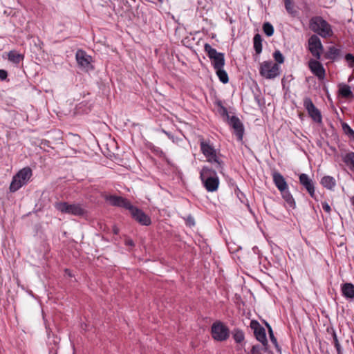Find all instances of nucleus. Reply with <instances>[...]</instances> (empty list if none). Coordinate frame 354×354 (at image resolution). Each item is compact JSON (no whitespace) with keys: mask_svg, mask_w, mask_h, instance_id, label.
I'll return each instance as SVG.
<instances>
[{"mask_svg":"<svg viewBox=\"0 0 354 354\" xmlns=\"http://www.w3.org/2000/svg\"><path fill=\"white\" fill-rule=\"evenodd\" d=\"M254 48L257 55L262 52V38L259 34H256L253 38Z\"/></svg>","mask_w":354,"mask_h":354,"instance_id":"nucleus-28","label":"nucleus"},{"mask_svg":"<svg viewBox=\"0 0 354 354\" xmlns=\"http://www.w3.org/2000/svg\"><path fill=\"white\" fill-rule=\"evenodd\" d=\"M339 93L342 97L345 98H353L354 95L351 90V88L347 84H339Z\"/></svg>","mask_w":354,"mask_h":354,"instance_id":"nucleus-23","label":"nucleus"},{"mask_svg":"<svg viewBox=\"0 0 354 354\" xmlns=\"http://www.w3.org/2000/svg\"><path fill=\"white\" fill-rule=\"evenodd\" d=\"M322 208L323 209L327 212L328 214H330V211H331V208H330V206L328 205V203L326 202H324L322 203Z\"/></svg>","mask_w":354,"mask_h":354,"instance_id":"nucleus-37","label":"nucleus"},{"mask_svg":"<svg viewBox=\"0 0 354 354\" xmlns=\"http://www.w3.org/2000/svg\"><path fill=\"white\" fill-rule=\"evenodd\" d=\"M300 184L306 189L312 198H315V184L306 174H301L299 177Z\"/></svg>","mask_w":354,"mask_h":354,"instance_id":"nucleus-16","label":"nucleus"},{"mask_svg":"<svg viewBox=\"0 0 354 354\" xmlns=\"http://www.w3.org/2000/svg\"><path fill=\"white\" fill-rule=\"evenodd\" d=\"M262 350H263V346L261 347L260 345L256 344L252 347V348L250 350V353L251 354H261Z\"/></svg>","mask_w":354,"mask_h":354,"instance_id":"nucleus-36","label":"nucleus"},{"mask_svg":"<svg viewBox=\"0 0 354 354\" xmlns=\"http://www.w3.org/2000/svg\"><path fill=\"white\" fill-rule=\"evenodd\" d=\"M204 50L205 53L207 54L208 57L211 59L212 64L214 70L224 67V53L218 52L215 48H212L211 45H209V44H205Z\"/></svg>","mask_w":354,"mask_h":354,"instance_id":"nucleus-8","label":"nucleus"},{"mask_svg":"<svg viewBox=\"0 0 354 354\" xmlns=\"http://www.w3.org/2000/svg\"><path fill=\"white\" fill-rule=\"evenodd\" d=\"M216 171V169H213L207 166H203L200 171V178L207 192H214L218 188L219 178Z\"/></svg>","mask_w":354,"mask_h":354,"instance_id":"nucleus-3","label":"nucleus"},{"mask_svg":"<svg viewBox=\"0 0 354 354\" xmlns=\"http://www.w3.org/2000/svg\"><path fill=\"white\" fill-rule=\"evenodd\" d=\"M254 100L259 106H261L263 105V102L259 95H254Z\"/></svg>","mask_w":354,"mask_h":354,"instance_id":"nucleus-40","label":"nucleus"},{"mask_svg":"<svg viewBox=\"0 0 354 354\" xmlns=\"http://www.w3.org/2000/svg\"><path fill=\"white\" fill-rule=\"evenodd\" d=\"M200 148L202 153L207 158V161L214 165L215 169L221 174H223L224 162L221 160L222 155L217 153L210 140L200 139Z\"/></svg>","mask_w":354,"mask_h":354,"instance_id":"nucleus-2","label":"nucleus"},{"mask_svg":"<svg viewBox=\"0 0 354 354\" xmlns=\"http://www.w3.org/2000/svg\"><path fill=\"white\" fill-rule=\"evenodd\" d=\"M310 28L324 38L333 35L330 24L321 17H315L310 20Z\"/></svg>","mask_w":354,"mask_h":354,"instance_id":"nucleus-4","label":"nucleus"},{"mask_svg":"<svg viewBox=\"0 0 354 354\" xmlns=\"http://www.w3.org/2000/svg\"><path fill=\"white\" fill-rule=\"evenodd\" d=\"M308 49L317 59H320L324 46L320 39L316 35H313L308 40Z\"/></svg>","mask_w":354,"mask_h":354,"instance_id":"nucleus-11","label":"nucleus"},{"mask_svg":"<svg viewBox=\"0 0 354 354\" xmlns=\"http://www.w3.org/2000/svg\"><path fill=\"white\" fill-rule=\"evenodd\" d=\"M55 208L63 214H71L77 216H84L86 214V210L80 203L70 204L67 202H56Z\"/></svg>","mask_w":354,"mask_h":354,"instance_id":"nucleus-5","label":"nucleus"},{"mask_svg":"<svg viewBox=\"0 0 354 354\" xmlns=\"http://www.w3.org/2000/svg\"><path fill=\"white\" fill-rule=\"evenodd\" d=\"M8 77V72L6 70L0 69V80L3 81Z\"/></svg>","mask_w":354,"mask_h":354,"instance_id":"nucleus-39","label":"nucleus"},{"mask_svg":"<svg viewBox=\"0 0 354 354\" xmlns=\"http://www.w3.org/2000/svg\"><path fill=\"white\" fill-rule=\"evenodd\" d=\"M342 160L345 165L354 172V152H348L342 156Z\"/></svg>","mask_w":354,"mask_h":354,"instance_id":"nucleus-20","label":"nucleus"},{"mask_svg":"<svg viewBox=\"0 0 354 354\" xmlns=\"http://www.w3.org/2000/svg\"><path fill=\"white\" fill-rule=\"evenodd\" d=\"M214 104L218 107V112L219 114L224 118H226L228 121L232 116H230L227 109L223 105L222 101L220 100H216L214 102Z\"/></svg>","mask_w":354,"mask_h":354,"instance_id":"nucleus-26","label":"nucleus"},{"mask_svg":"<svg viewBox=\"0 0 354 354\" xmlns=\"http://www.w3.org/2000/svg\"><path fill=\"white\" fill-rule=\"evenodd\" d=\"M320 183L322 186L328 189H333L336 185L335 180L330 176H325L321 179Z\"/></svg>","mask_w":354,"mask_h":354,"instance_id":"nucleus-22","label":"nucleus"},{"mask_svg":"<svg viewBox=\"0 0 354 354\" xmlns=\"http://www.w3.org/2000/svg\"><path fill=\"white\" fill-rule=\"evenodd\" d=\"M259 73L266 79H274L279 75V66L272 60L264 61L260 64Z\"/></svg>","mask_w":354,"mask_h":354,"instance_id":"nucleus-7","label":"nucleus"},{"mask_svg":"<svg viewBox=\"0 0 354 354\" xmlns=\"http://www.w3.org/2000/svg\"><path fill=\"white\" fill-rule=\"evenodd\" d=\"M32 176V170L29 167L21 169L12 178L10 190L15 192L26 185Z\"/></svg>","mask_w":354,"mask_h":354,"instance_id":"nucleus-6","label":"nucleus"},{"mask_svg":"<svg viewBox=\"0 0 354 354\" xmlns=\"http://www.w3.org/2000/svg\"><path fill=\"white\" fill-rule=\"evenodd\" d=\"M114 233L118 234V230H114Z\"/></svg>","mask_w":354,"mask_h":354,"instance_id":"nucleus-44","label":"nucleus"},{"mask_svg":"<svg viewBox=\"0 0 354 354\" xmlns=\"http://www.w3.org/2000/svg\"><path fill=\"white\" fill-rule=\"evenodd\" d=\"M342 127L344 133L349 136L351 138H352L353 136H354V131L350 127V126L347 123L343 122Z\"/></svg>","mask_w":354,"mask_h":354,"instance_id":"nucleus-32","label":"nucleus"},{"mask_svg":"<svg viewBox=\"0 0 354 354\" xmlns=\"http://www.w3.org/2000/svg\"><path fill=\"white\" fill-rule=\"evenodd\" d=\"M186 223L189 226L194 225H195V221H194V218H193V216H191V215L187 216V217L186 218Z\"/></svg>","mask_w":354,"mask_h":354,"instance_id":"nucleus-38","label":"nucleus"},{"mask_svg":"<svg viewBox=\"0 0 354 354\" xmlns=\"http://www.w3.org/2000/svg\"><path fill=\"white\" fill-rule=\"evenodd\" d=\"M273 57L277 63L283 64L284 62V57L283 54L278 50L273 53Z\"/></svg>","mask_w":354,"mask_h":354,"instance_id":"nucleus-33","label":"nucleus"},{"mask_svg":"<svg viewBox=\"0 0 354 354\" xmlns=\"http://www.w3.org/2000/svg\"><path fill=\"white\" fill-rule=\"evenodd\" d=\"M340 52V49L337 48L335 46H330L326 53V58L331 60H335L339 56Z\"/></svg>","mask_w":354,"mask_h":354,"instance_id":"nucleus-27","label":"nucleus"},{"mask_svg":"<svg viewBox=\"0 0 354 354\" xmlns=\"http://www.w3.org/2000/svg\"><path fill=\"white\" fill-rule=\"evenodd\" d=\"M215 71L219 80L223 84H227L229 82L228 75L227 72L223 69V68H219L218 69H216Z\"/></svg>","mask_w":354,"mask_h":354,"instance_id":"nucleus-29","label":"nucleus"},{"mask_svg":"<svg viewBox=\"0 0 354 354\" xmlns=\"http://www.w3.org/2000/svg\"><path fill=\"white\" fill-rule=\"evenodd\" d=\"M351 201L353 205H354V195L351 197Z\"/></svg>","mask_w":354,"mask_h":354,"instance_id":"nucleus-43","label":"nucleus"},{"mask_svg":"<svg viewBox=\"0 0 354 354\" xmlns=\"http://www.w3.org/2000/svg\"><path fill=\"white\" fill-rule=\"evenodd\" d=\"M106 200L113 206L123 207L129 210L131 217L140 225L145 226L151 225L150 217L141 209L133 205L128 199L122 196L110 195L106 198Z\"/></svg>","mask_w":354,"mask_h":354,"instance_id":"nucleus-1","label":"nucleus"},{"mask_svg":"<svg viewBox=\"0 0 354 354\" xmlns=\"http://www.w3.org/2000/svg\"><path fill=\"white\" fill-rule=\"evenodd\" d=\"M327 332L328 333H330L333 337V344L337 350V354H342V347H341L340 343L339 342V339L337 338V336L335 329L333 328H328Z\"/></svg>","mask_w":354,"mask_h":354,"instance_id":"nucleus-24","label":"nucleus"},{"mask_svg":"<svg viewBox=\"0 0 354 354\" xmlns=\"http://www.w3.org/2000/svg\"><path fill=\"white\" fill-rule=\"evenodd\" d=\"M265 325L268 328V333L270 332V330H272L271 326L266 322H265Z\"/></svg>","mask_w":354,"mask_h":354,"instance_id":"nucleus-42","label":"nucleus"},{"mask_svg":"<svg viewBox=\"0 0 354 354\" xmlns=\"http://www.w3.org/2000/svg\"><path fill=\"white\" fill-rule=\"evenodd\" d=\"M268 334H269V337H270L271 342L274 345V347L276 348V349L279 351L281 350V348L278 344L277 338L274 335L273 330H270V332L268 333Z\"/></svg>","mask_w":354,"mask_h":354,"instance_id":"nucleus-34","label":"nucleus"},{"mask_svg":"<svg viewBox=\"0 0 354 354\" xmlns=\"http://www.w3.org/2000/svg\"><path fill=\"white\" fill-rule=\"evenodd\" d=\"M345 59L348 62L349 67H354V55L351 53H347L345 55Z\"/></svg>","mask_w":354,"mask_h":354,"instance_id":"nucleus-35","label":"nucleus"},{"mask_svg":"<svg viewBox=\"0 0 354 354\" xmlns=\"http://www.w3.org/2000/svg\"><path fill=\"white\" fill-rule=\"evenodd\" d=\"M273 183L279 192H283L288 188L286 179L279 171H274L272 174Z\"/></svg>","mask_w":354,"mask_h":354,"instance_id":"nucleus-17","label":"nucleus"},{"mask_svg":"<svg viewBox=\"0 0 354 354\" xmlns=\"http://www.w3.org/2000/svg\"><path fill=\"white\" fill-rule=\"evenodd\" d=\"M304 106L308 112V115L316 123L322 122V116L320 111L315 106L312 100L309 97L304 98Z\"/></svg>","mask_w":354,"mask_h":354,"instance_id":"nucleus-12","label":"nucleus"},{"mask_svg":"<svg viewBox=\"0 0 354 354\" xmlns=\"http://www.w3.org/2000/svg\"><path fill=\"white\" fill-rule=\"evenodd\" d=\"M230 126L234 129V133L235 134L239 141H242L244 135V127L240 119L234 115L230 118L227 121Z\"/></svg>","mask_w":354,"mask_h":354,"instance_id":"nucleus-14","label":"nucleus"},{"mask_svg":"<svg viewBox=\"0 0 354 354\" xmlns=\"http://www.w3.org/2000/svg\"><path fill=\"white\" fill-rule=\"evenodd\" d=\"M24 57L22 54L19 53L15 50H10L8 55V60L16 64H19L20 62L24 59Z\"/></svg>","mask_w":354,"mask_h":354,"instance_id":"nucleus-25","label":"nucleus"},{"mask_svg":"<svg viewBox=\"0 0 354 354\" xmlns=\"http://www.w3.org/2000/svg\"><path fill=\"white\" fill-rule=\"evenodd\" d=\"M232 337L236 343L242 342L245 338L243 331L239 328H235L233 330Z\"/></svg>","mask_w":354,"mask_h":354,"instance_id":"nucleus-30","label":"nucleus"},{"mask_svg":"<svg viewBox=\"0 0 354 354\" xmlns=\"http://www.w3.org/2000/svg\"><path fill=\"white\" fill-rule=\"evenodd\" d=\"M75 57L77 64L86 71L93 70V66L91 64L92 57L88 55L84 50H78L76 52Z\"/></svg>","mask_w":354,"mask_h":354,"instance_id":"nucleus-13","label":"nucleus"},{"mask_svg":"<svg viewBox=\"0 0 354 354\" xmlns=\"http://www.w3.org/2000/svg\"><path fill=\"white\" fill-rule=\"evenodd\" d=\"M280 192L283 199L286 201L288 206L292 209H295L296 207V203L292 195L288 190V188Z\"/></svg>","mask_w":354,"mask_h":354,"instance_id":"nucleus-19","label":"nucleus"},{"mask_svg":"<svg viewBox=\"0 0 354 354\" xmlns=\"http://www.w3.org/2000/svg\"><path fill=\"white\" fill-rule=\"evenodd\" d=\"M211 334L214 339L223 342L229 337L230 330L223 322L216 321L211 327Z\"/></svg>","mask_w":354,"mask_h":354,"instance_id":"nucleus-9","label":"nucleus"},{"mask_svg":"<svg viewBox=\"0 0 354 354\" xmlns=\"http://www.w3.org/2000/svg\"><path fill=\"white\" fill-rule=\"evenodd\" d=\"M284 6L287 12L292 17L298 15V11L295 8V3L292 0H283Z\"/></svg>","mask_w":354,"mask_h":354,"instance_id":"nucleus-21","label":"nucleus"},{"mask_svg":"<svg viewBox=\"0 0 354 354\" xmlns=\"http://www.w3.org/2000/svg\"><path fill=\"white\" fill-rule=\"evenodd\" d=\"M263 30L264 33L268 37H271L274 34V27L269 22H266L263 24Z\"/></svg>","mask_w":354,"mask_h":354,"instance_id":"nucleus-31","label":"nucleus"},{"mask_svg":"<svg viewBox=\"0 0 354 354\" xmlns=\"http://www.w3.org/2000/svg\"><path fill=\"white\" fill-rule=\"evenodd\" d=\"M308 67L313 75L319 80H323L326 76V71L319 59H310L308 62Z\"/></svg>","mask_w":354,"mask_h":354,"instance_id":"nucleus-15","label":"nucleus"},{"mask_svg":"<svg viewBox=\"0 0 354 354\" xmlns=\"http://www.w3.org/2000/svg\"><path fill=\"white\" fill-rule=\"evenodd\" d=\"M126 244L128 245H131V246H133L134 245V243L132 240L129 239V240H127L126 241Z\"/></svg>","mask_w":354,"mask_h":354,"instance_id":"nucleus-41","label":"nucleus"},{"mask_svg":"<svg viewBox=\"0 0 354 354\" xmlns=\"http://www.w3.org/2000/svg\"><path fill=\"white\" fill-rule=\"evenodd\" d=\"M342 295L350 300L354 299V285L351 283H345L342 286Z\"/></svg>","mask_w":354,"mask_h":354,"instance_id":"nucleus-18","label":"nucleus"},{"mask_svg":"<svg viewBox=\"0 0 354 354\" xmlns=\"http://www.w3.org/2000/svg\"><path fill=\"white\" fill-rule=\"evenodd\" d=\"M250 328L253 330L256 339L263 346V351H268V342L265 328L257 320L250 322Z\"/></svg>","mask_w":354,"mask_h":354,"instance_id":"nucleus-10","label":"nucleus"}]
</instances>
